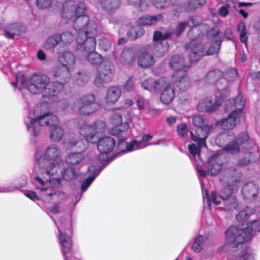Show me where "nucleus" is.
<instances>
[{"label":"nucleus","mask_w":260,"mask_h":260,"mask_svg":"<svg viewBox=\"0 0 260 260\" xmlns=\"http://www.w3.org/2000/svg\"><path fill=\"white\" fill-rule=\"evenodd\" d=\"M61 155L60 148L55 144L49 145L42 154L38 151L36 152V156L38 160L34 170V180L36 187L41 191H47L48 187L61 186V179L54 178L59 169V164H55L54 161Z\"/></svg>","instance_id":"nucleus-1"},{"label":"nucleus","mask_w":260,"mask_h":260,"mask_svg":"<svg viewBox=\"0 0 260 260\" xmlns=\"http://www.w3.org/2000/svg\"><path fill=\"white\" fill-rule=\"evenodd\" d=\"M45 105L41 104L36 107L33 114V117L30 116L25 118L24 121L28 131L31 135L36 137L40 132V126L51 127L50 129V138L54 142L61 140L64 135L62 128L57 125L58 118L49 112H45L43 109Z\"/></svg>","instance_id":"nucleus-2"},{"label":"nucleus","mask_w":260,"mask_h":260,"mask_svg":"<svg viewBox=\"0 0 260 260\" xmlns=\"http://www.w3.org/2000/svg\"><path fill=\"white\" fill-rule=\"evenodd\" d=\"M16 82H12L13 86L16 87L19 81L22 88L27 89L34 94H42L44 97L55 101V96L61 89V85L55 88V84L53 82H50L49 78L45 75L35 74L29 79H27L23 75L19 78L16 76Z\"/></svg>","instance_id":"nucleus-3"},{"label":"nucleus","mask_w":260,"mask_h":260,"mask_svg":"<svg viewBox=\"0 0 260 260\" xmlns=\"http://www.w3.org/2000/svg\"><path fill=\"white\" fill-rule=\"evenodd\" d=\"M259 232L260 220L251 222L244 228L239 229L237 226H232L226 231L225 235L228 241L238 246V244L251 240Z\"/></svg>","instance_id":"nucleus-4"},{"label":"nucleus","mask_w":260,"mask_h":260,"mask_svg":"<svg viewBox=\"0 0 260 260\" xmlns=\"http://www.w3.org/2000/svg\"><path fill=\"white\" fill-rule=\"evenodd\" d=\"M192 30V29H191L188 32V36L190 39V41L186 45V47L190 50L189 58L191 61H198L203 56L212 55L218 52L221 44L219 41L210 45L207 49L208 46L205 45L204 43L201 44L199 39L191 38Z\"/></svg>","instance_id":"nucleus-5"},{"label":"nucleus","mask_w":260,"mask_h":260,"mask_svg":"<svg viewBox=\"0 0 260 260\" xmlns=\"http://www.w3.org/2000/svg\"><path fill=\"white\" fill-rule=\"evenodd\" d=\"M58 230L59 234L57 236L61 246V249L64 255V260H68L65 255L72 247V241L70 235L71 233L72 227L69 221L67 222L64 218H60L59 221L55 222Z\"/></svg>","instance_id":"nucleus-6"},{"label":"nucleus","mask_w":260,"mask_h":260,"mask_svg":"<svg viewBox=\"0 0 260 260\" xmlns=\"http://www.w3.org/2000/svg\"><path fill=\"white\" fill-rule=\"evenodd\" d=\"M89 21V17L84 14L77 16L74 20L73 27L76 31H78L76 38L78 49H82V43L90 37H87V34L89 33L93 34L96 32L95 27L90 28L88 26L89 25H90Z\"/></svg>","instance_id":"nucleus-7"},{"label":"nucleus","mask_w":260,"mask_h":260,"mask_svg":"<svg viewBox=\"0 0 260 260\" xmlns=\"http://www.w3.org/2000/svg\"><path fill=\"white\" fill-rule=\"evenodd\" d=\"M95 47V39L93 37H89L82 43V49H78V44H77L76 50L77 55L81 60L87 59L92 64L101 63L102 62V58L100 54L94 51Z\"/></svg>","instance_id":"nucleus-8"},{"label":"nucleus","mask_w":260,"mask_h":260,"mask_svg":"<svg viewBox=\"0 0 260 260\" xmlns=\"http://www.w3.org/2000/svg\"><path fill=\"white\" fill-rule=\"evenodd\" d=\"M106 127L105 122L101 120L95 121L92 124H83L79 129V133L85 140L89 142L96 143Z\"/></svg>","instance_id":"nucleus-9"},{"label":"nucleus","mask_w":260,"mask_h":260,"mask_svg":"<svg viewBox=\"0 0 260 260\" xmlns=\"http://www.w3.org/2000/svg\"><path fill=\"white\" fill-rule=\"evenodd\" d=\"M86 6L84 2L76 3L73 1H68L63 5L61 12L62 20L68 23L74 21L77 16L85 13Z\"/></svg>","instance_id":"nucleus-10"},{"label":"nucleus","mask_w":260,"mask_h":260,"mask_svg":"<svg viewBox=\"0 0 260 260\" xmlns=\"http://www.w3.org/2000/svg\"><path fill=\"white\" fill-rule=\"evenodd\" d=\"M78 112L82 115H89L97 111L100 104L95 101L93 94H86L77 99L74 103Z\"/></svg>","instance_id":"nucleus-11"},{"label":"nucleus","mask_w":260,"mask_h":260,"mask_svg":"<svg viewBox=\"0 0 260 260\" xmlns=\"http://www.w3.org/2000/svg\"><path fill=\"white\" fill-rule=\"evenodd\" d=\"M113 74V66L109 60H104L100 64L98 70V75L94 83L97 86H101L104 83L110 81Z\"/></svg>","instance_id":"nucleus-12"},{"label":"nucleus","mask_w":260,"mask_h":260,"mask_svg":"<svg viewBox=\"0 0 260 260\" xmlns=\"http://www.w3.org/2000/svg\"><path fill=\"white\" fill-rule=\"evenodd\" d=\"M130 119H126L123 121L120 114H115L111 118V123L113 125L109 130V133L112 135H118L120 133L127 130L129 127L128 123Z\"/></svg>","instance_id":"nucleus-13"},{"label":"nucleus","mask_w":260,"mask_h":260,"mask_svg":"<svg viewBox=\"0 0 260 260\" xmlns=\"http://www.w3.org/2000/svg\"><path fill=\"white\" fill-rule=\"evenodd\" d=\"M213 129V126L197 127L194 132H190V138L191 140L197 142L199 147L206 146V140Z\"/></svg>","instance_id":"nucleus-14"},{"label":"nucleus","mask_w":260,"mask_h":260,"mask_svg":"<svg viewBox=\"0 0 260 260\" xmlns=\"http://www.w3.org/2000/svg\"><path fill=\"white\" fill-rule=\"evenodd\" d=\"M74 70H69V69L63 68L61 67L55 68L53 72V78L57 81V82H53L55 84V88L58 87V85H61L69 82L71 78V73Z\"/></svg>","instance_id":"nucleus-15"},{"label":"nucleus","mask_w":260,"mask_h":260,"mask_svg":"<svg viewBox=\"0 0 260 260\" xmlns=\"http://www.w3.org/2000/svg\"><path fill=\"white\" fill-rule=\"evenodd\" d=\"M186 71L175 72L173 75L174 85L181 91L186 89L191 84V79Z\"/></svg>","instance_id":"nucleus-16"},{"label":"nucleus","mask_w":260,"mask_h":260,"mask_svg":"<svg viewBox=\"0 0 260 260\" xmlns=\"http://www.w3.org/2000/svg\"><path fill=\"white\" fill-rule=\"evenodd\" d=\"M166 85L165 78H160L156 80L150 78L141 83V86L144 89L155 92H160V88Z\"/></svg>","instance_id":"nucleus-17"},{"label":"nucleus","mask_w":260,"mask_h":260,"mask_svg":"<svg viewBox=\"0 0 260 260\" xmlns=\"http://www.w3.org/2000/svg\"><path fill=\"white\" fill-rule=\"evenodd\" d=\"M245 102L243 95L239 94L235 99H230L225 104V110L232 111L241 115V112L244 107Z\"/></svg>","instance_id":"nucleus-18"},{"label":"nucleus","mask_w":260,"mask_h":260,"mask_svg":"<svg viewBox=\"0 0 260 260\" xmlns=\"http://www.w3.org/2000/svg\"><path fill=\"white\" fill-rule=\"evenodd\" d=\"M248 140V136L246 133H242L239 136L238 139L235 142L230 143L224 147V150L229 152L235 154L240 151V145H242L243 147H245L243 145Z\"/></svg>","instance_id":"nucleus-19"},{"label":"nucleus","mask_w":260,"mask_h":260,"mask_svg":"<svg viewBox=\"0 0 260 260\" xmlns=\"http://www.w3.org/2000/svg\"><path fill=\"white\" fill-rule=\"evenodd\" d=\"M166 85L160 88V91H162L160 95V101L165 105L171 103L175 96L174 89L171 87L170 82L165 78Z\"/></svg>","instance_id":"nucleus-20"},{"label":"nucleus","mask_w":260,"mask_h":260,"mask_svg":"<svg viewBox=\"0 0 260 260\" xmlns=\"http://www.w3.org/2000/svg\"><path fill=\"white\" fill-rule=\"evenodd\" d=\"M58 61L63 68L74 70L76 62V57L70 51H64L58 56Z\"/></svg>","instance_id":"nucleus-21"},{"label":"nucleus","mask_w":260,"mask_h":260,"mask_svg":"<svg viewBox=\"0 0 260 260\" xmlns=\"http://www.w3.org/2000/svg\"><path fill=\"white\" fill-rule=\"evenodd\" d=\"M98 141V149L103 154H108L112 152L115 146V141L110 137H107Z\"/></svg>","instance_id":"nucleus-22"},{"label":"nucleus","mask_w":260,"mask_h":260,"mask_svg":"<svg viewBox=\"0 0 260 260\" xmlns=\"http://www.w3.org/2000/svg\"><path fill=\"white\" fill-rule=\"evenodd\" d=\"M240 114L232 111L226 118H223L220 121V126L224 129L234 128L239 123Z\"/></svg>","instance_id":"nucleus-23"},{"label":"nucleus","mask_w":260,"mask_h":260,"mask_svg":"<svg viewBox=\"0 0 260 260\" xmlns=\"http://www.w3.org/2000/svg\"><path fill=\"white\" fill-rule=\"evenodd\" d=\"M221 104V102L220 101H216L213 103L210 98L207 97L199 103L198 109L203 112H213L217 110Z\"/></svg>","instance_id":"nucleus-24"},{"label":"nucleus","mask_w":260,"mask_h":260,"mask_svg":"<svg viewBox=\"0 0 260 260\" xmlns=\"http://www.w3.org/2000/svg\"><path fill=\"white\" fill-rule=\"evenodd\" d=\"M169 65L175 72L187 71L188 69V66L185 63L184 58L178 55L171 57Z\"/></svg>","instance_id":"nucleus-25"},{"label":"nucleus","mask_w":260,"mask_h":260,"mask_svg":"<svg viewBox=\"0 0 260 260\" xmlns=\"http://www.w3.org/2000/svg\"><path fill=\"white\" fill-rule=\"evenodd\" d=\"M24 30V27L19 23L8 24L5 29L4 36L8 39H13L16 36H19Z\"/></svg>","instance_id":"nucleus-26"},{"label":"nucleus","mask_w":260,"mask_h":260,"mask_svg":"<svg viewBox=\"0 0 260 260\" xmlns=\"http://www.w3.org/2000/svg\"><path fill=\"white\" fill-rule=\"evenodd\" d=\"M85 157L81 152H72L68 154L66 158V162L71 166H76L80 165L84 160Z\"/></svg>","instance_id":"nucleus-27"},{"label":"nucleus","mask_w":260,"mask_h":260,"mask_svg":"<svg viewBox=\"0 0 260 260\" xmlns=\"http://www.w3.org/2000/svg\"><path fill=\"white\" fill-rule=\"evenodd\" d=\"M121 95V90L116 86L110 88L107 92L105 100L107 103L114 104L119 99Z\"/></svg>","instance_id":"nucleus-28"},{"label":"nucleus","mask_w":260,"mask_h":260,"mask_svg":"<svg viewBox=\"0 0 260 260\" xmlns=\"http://www.w3.org/2000/svg\"><path fill=\"white\" fill-rule=\"evenodd\" d=\"M153 56L147 52L140 53L138 58V64L142 67H149L154 63Z\"/></svg>","instance_id":"nucleus-29"},{"label":"nucleus","mask_w":260,"mask_h":260,"mask_svg":"<svg viewBox=\"0 0 260 260\" xmlns=\"http://www.w3.org/2000/svg\"><path fill=\"white\" fill-rule=\"evenodd\" d=\"M242 193L245 198L251 199L257 196V189L253 183H248L243 186Z\"/></svg>","instance_id":"nucleus-30"},{"label":"nucleus","mask_w":260,"mask_h":260,"mask_svg":"<svg viewBox=\"0 0 260 260\" xmlns=\"http://www.w3.org/2000/svg\"><path fill=\"white\" fill-rule=\"evenodd\" d=\"M223 76L222 72L219 70L209 71L204 78V81L209 84H212L217 82Z\"/></svg>","instance_id":"nucleus-31"},{"label":"nucleus","mask_w":260,"mask_h":260,"mask_svg":"<svg viewBox=\"0 0 260 260\" xmlns=\"http://www.w3.org/2000/svg\"><path fill=\"white\" fill-rule=\"evenodd\" d=\"M162 18V14H157L153 16H145L138 19L140 25H152L160 20Z\"/></svg>","instance_id":"nucleus-32"},{"label":"nucleus","mask_w":260,"mask_h":260,"mask_svg":"<svg viewBox=\"0 0 260 260\" xmlns=\"http://www.w3.org/2000/svg\"><path fill=\"white\" fill-rule=\"evenodd\" d=\"M254 212L252 209L246 207L244 209L239 211L236 215L237 220L242 224L246 222L248 218L253 214Z\"/></svg>","instance_id":"nucleus-33"},{"label":"nucleus","mask_w":260,"mask_h":260,"mask_svg":"<svg viewBox=\"0 0 260 260\" xmlns=\"http://www.w3.org/2000/svg\"><path fill=\"white\" fill-rule=\"evenodd\" d=\"M60 43L59 34H55L47 38L44 44V48L47 50L53 49Z\"/></svg>","instance_id":"nucleus-34"},{"label":"nucleus","mask_w":260,"mask_h":260,"mask_svg":"<svg viewBox=\"0 0 260 260\" xmlns=\"http://www.w3.org/2000/svg\"><path fill=\"white\" fill-rule=\"evenodd\" d=\"M60 172L61 174V176L63 179L67 181H71L74 179L77 175L76 172L73 168H69L68 167L66 169H61L60 165H59V169L57 172ZM54 176V178H57L55 177V176L57 174ZM59 178V177H58Z\"/></svg>","instance_id":"nucleus-35"},{"label":"nucleus","mask_w":260,"mask_h":260,"mask_svg":"<svg viewBox=\"0 0 260 260\" xmlns=\"http://www.w3.org/2000/svg\"><path fill=\"white\" fill-rule=\"evenodd\" d=\"M120 0H101V6L108 11L117 9L120 5Z\"/></svg>","instance_id":"nucleus-36"},{"label":"nucleus","mask_w":260,"mask_h":260,"mask_svg":"<svg viewBox=\"0 0 260 260\" xmlns=\"http://www.w3.org/2000/svg\"><path fill=\"white\" fill-rule=\"evenodd\" d=\"M215 158H217V156H211L209 159L208 173L211 175H217L221 169V166L216 162Z\"/></svg>","instance_id":"nucleus-37"},{"label":"nucleus","mask_w":260,"mask_h":260,"mask_svg":"<svg viewBox=\"0 0 260 260\" xmlns=\"http://www.w3.org/2000/svg\"><path fill=\"white\" fill-rule=\"evenodd\" d=\"M86 140H77L73 139L71 140L69 143L71 147H76L80 152L85 151L87 147V143Z\"/></svg>","instance_id":"nucleus-38"},{"label":"nucleus","mask_w":260,"mask_h":260,"mask_svg":"<svg viewBox=\"0 0 260 260\" xmlns=\"http://www.w3.org/2000/svg\"><path fill=\"white\" fill-rule=\"evenodd\" d=\"M222 202L224 209L228 211H232L234 209H237L238 206L237 199L235 196L222 200Z\"/></svg>","instance_id":"nucleus-39"},{"label":"nucleus","mask_w":260,"mask_h":260,"mask_svg":"<svg viewBox=\"0 0 260 260\" xmlns=\"http://www.w3.org/2000/svg\"><path fill=\"white\" fill-rule=\"evenodd\" d=\"M144 30L140 25L132 27L127 33L128 37L132 40H135L143 35Z\"/></svg>","instance_id":"nucleus-40"},{"label":"nucleus","mask_w":260,"mask_h":260,"mask_svg":"<svg viewBox=\"0 0 260 260\" xmlns=\"http://www.w3.org/2000/svg\"><path fill=\"white\" fill-rule=\"evenodd\" d=\"M60 43H62L63 46H67L73 42L74 37L73 35L70 31H66L59 34Z\"/></svg>","instance_id":"nucleus-41"},{"label":"nucleus","mask_w":260,"mask_h":260,"mask_svg":"<svg viewBox=\"0 0 260 260\" xmlns=\"http://www.w3.org/2000/svg\"><path fill=\"white\" fill-rule=\"evenodd\" d=\"M192 121L193 124L197 127L213 126V124H209L207 119L204 118L202 116L200 115L193 116Z\"/></svg>","instance_id":"nucleus-42"},{"label":"nucleus","mask_w":260,"mask_h":260,"mask_svg":"<svg viewBox=\"0 0 260 260\" xmlns=\"http://www.w3.org/2000/svg\"><path fill=\"white\" fill-rule=\"evenodd\" d=\"M168 48L167 42L162 43L158 41L155 44L154 53L159 56H162L168 51Z\"/></svg>","instance_id":"nucleus-43"},{"label":"nucleus","mask_w":260,"mask_h":260,"mask_svg":"<svg viewBox=\"0 0 260 260\" xmlns=\"http://www.w3.org/2000/svg\"><path fill=\"white\" fill-rule=\"evenodd\" d=\"M206 3V0H191L186 7L185 9L188 12L194 11L197 8L203 6Z\"/></svg>","instance_id":"nucleus-44"},{"label":"nucleus","mask_w":260,"mask_h":260,"mask_svg":"<svg viewBox=\"0 0 260 260\" xmlns=\"http://www.w3.org/2000/svg\"><path fill=\"white\" fill-rule=\"evenodd\" d=\"M204 243V238L201 235L199 236L192 245L193 250L196 252H200L203 249Z\"/></svg>","instance_id":"nucleus-45"},{"label":"nucleus","mask_w":260,"mask_h":260,"mask_svg":"<svg viewBox=\"0 0 260 260\" xmlns=\"http://www.w3.org/2000/svg\"><path fill=\"white\" fill-rule=\"evenodd\" d=\"M238 31L240 34L241 41L242 43H246L247 41V37H246V25L244 22L241 21L239 23Z\"/></svg>","instance_id":"nucleus-46"},{"label":"nucleus","mask_w":260,"mask_h":260,"mask_svg":"<svg viewBox=\"0 0 260 260\" xmlns=\"http://www.w3.org/2000/svg\"><path fill=\"white\" fill-rule=\"evenodd\" d=\"M173 34V31H167L162 34L161 31H156L154 33L153 40L154 41L165 40L170 38Z\"/></svg>","instance_id":"nucleus-47"},{"label":"nucleus","mask_w":260,"mask_h":260,"mask_svg":"<svg viewBox=\"0 0 260 260\" xmlns=\"http://www.w3.org/2000/svg\"><path fill=\"white\" fill-rule=\"evenodd\" d=\"M219 196L222 200L234 196L233 194V189L230 186H228L221 189L219 192Z\"/></svg>","instance_id":"nucleus-48"},{"label":"nucleus","mask_w":260,"mask_h":260,"mask_svg":"<svg viewBox=\"0 0 260 260\" xmlns=\"http://www.w3.org/2000/svg\"><path fill=\"white\" fill-rule=\"evenodd\" d=\"M203 197H206L207 199L208 205L211 206V202L212 201L215 205H219L220 204V201H216V193L215 191H212L211 193V197H209L208 191L205 190L203 194Z\"/></svg>","instance_id":"nucleus-49"},{"label":"nucleus","mask_w":260,"mask_h":260,"mask_svg":"<svg viewBox=\"0 0 260 260\" xmlns=\"http://www.w3.org/2000/svg\"><path fill=\"white\" fill-rule=\"evenodd\" d=\"M229 136L226 133H222L218 134L215 139V142L219 147H222L227 141H229Z\"/></svg>","instance_id":"nucleus-50"},{"label":"nucleus","mask_w":260,"mask_h":260,"mask_svg":"<svg viewBox=\"0 0 260 260\" xmlns=\"http://www.w3.org/2000/svg\"><path fill=\"white\" fill-rule=\"evenodd\" d=\"M131 5L137 6L142 11H145L148 8L146 0H127Z\"/></svg>","instance_id":"nucleus-51"},{"label":"nucleus","mask_w":260,"mask_h":260,"mask_svg":"<svg viewBox=\"0 0 260 260\" xmlns=\"http://www.w3.org/2000/svg\"><path fill=\"white\" fill-rule=\"evenodd\" d=\"M177 132L179 137L185 138L187 136V126L185 123H181L177 125Z\"/></svg>","instance_id":"nucleus-52"},{"label":"nucleus","mask_w":260,"mask_h":260,"mask_svg":"<svg viewBox=\"0 0 260 260\" xmlns=\"http://www.w3.org/2000/svg\"><path fill=\"white\" fill-rule=\"evenodd\" d=\"M228 95L229 90L226 85L224 86L223 88L218 86L217 92L216 93V97L217 98H220L223 99L228 96Z\"/></svg>","instance_id":"nucleus-53"},{"label":"nucleus","mask_w":260,"mask_h":260,"mask_svg":"<svg viewBox=\"0 0 260 260\" xmlns=\"http://www.w3.org/2000/svg\"><path fill=\"white\" fill-rule=\"evenodd\" d=\"M137 105L140 110H146L150 106L149 101L143 98H140L138 99Z\"/></svg>","instance_id":"nucleus-54"},{"label":"nucleus","mask_w":260,"mask_h":260,"mask_svg":"<svg viewBox=\"0 0 260 260\" xmlns=\"http://www.w3.org/2000/svg\"><path fill=\"white\" fill-rule=\"evenodd\" d=\"M171 0H154V5L158 9H163L170 6Z\"/></svg>","instance_id":"nucleus-55"},{"label":"nucleus","mask_w":260,"mask_h":260,"mask_svg":"<svg viewBox=\"0 0 260 260\" xmlns=\"http://www.w3.org/2000/svg\"><path fill=\"white\" fill-rule=\"evenodd\" d=\"M140 142H138L136 141H133L130 143H126L125 144L126 146V150H122V152H129L132 150H136L140 148L139 145Z\"/></svg>","instance_id":"nucleus-56"},{"label":"nucleus","mask_w":260,"mask_h":260,"mask_svg":"<svg viewBox=\"0 0 260 260\" xmlns=\"http://www.w3.org/2000/svg\"><path fill=\"white\" fill-rule=\"evenodd\" d=\"M201 148L198 145L197 146L195 144L188 145L189 152L194 157L195 159L196 156H199L200 149Z\"/></svg>","instance_id":"nucleus-57"},{"label":"nucleus","mask_w":260,"mask_h":260,"mask_svg":"<svg viewBox=\"0 0 260 260\" xmlns=\"http://www.w3.org/2000/svg\"><path fill=\"white\" fill-rule=\"evenodd\" d=\"M36 3L38 8L46 9L50 6L51 0H36Z\"/></svg>","instance_id":"nucleus-58"},{"label":"nucleus","mask_w":260,"mask_h":260,"mask_svg":"<svg viewBox=\"0 0 260 260\" xmlns=\"http://www.w3.org/2000/svg\"><path fill=\"white\" fill-rule=\"evenodd\" d=\"M88 80V77L84 73L79 72L77 77V83L82 85L86 83Z\"/></svg>","instance_id":"nucleus-59"},{"label":"nucleus","mask_w":260,"mask_h":260,"mask_svg":"<svg viewBox=\"0 0 260 260\" xmlns=\"http://www.w3.org/2000/svg\"><path fill=\"white\" fill-rule=\"evenodd\" d=\"M186 27V22H181L177 25L174 33L177 36H179Z\"/></svg>","instance_id":"nucleus-60"},{"label":"nucleus","mask_w":260,"mask_h":260,"mask_svg":"<svg viewBox=\"0 0 260 260\" xmlns=\"http://www.w3.org/2000/svg\"><path fill=\"white\" fill-rule=\"evenodd\" d=\"M100 171L97 170L96 167L92 165L89 167L87 174L89 176H94V179L99 175Z\"/></svg>","instance_id":"nucleus-61"},{"label":"nucleus","mask_w":260,"mask_h":260,"mask_svg":"<svg viewBox=\"0 0 260 260\" xmlns=\"http://www.w3.org/2000/svg\"><path fill=\"white\" fill-rule=\"evenodd\" d=\"M99 45L101 48L105 51H107L110 49L111 47V42L106 39L101 40Z\"/></svg>","instance_id":"nucleus-62"},{"label":"nucleus","mask_w":260,"mask_h":260,"mask_svg":"<svg viewBox=\"0 0 260 260\" xmlns=\"http://www.w3.org/2000/svg\"><path fill=\"white\" fill-rule=\"evenodd\" d=\"M94 179V176H88V177L83 182L81 186V190L83 191H85L90 186Z\"/></svg>","instance_id":"nucleus-63"},{"label":"nucleus","mask_w":260,"mask_h":260,"mask_svg":"<svg viewBox=\"0 0 260 260\" xmlns=\"http://www.w3.org/2000/svg\"><path fill=\"white\" fill-rule=\"evenodd\" d=\"M94 179V176H88V177L83 182L81 186V190L83 191H85L90 186Z\"/></svg>","instance_id":"nucleus-64"}]
</instances>
